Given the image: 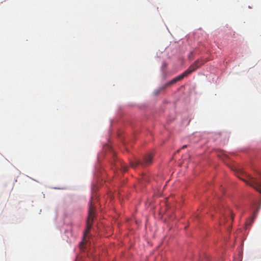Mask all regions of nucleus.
<instances>
[{
  "mask_svg": "<svg viewBox=\"0 0 261 261\" xmlns=\"http://www.w3.org/2000/svg\"><path fill=\"white\" fill-rule=\"evenodd\" d=\"M163 66L165 67H166L167 66V64L166 63H163Z\"/></svg>",
  "mask_w": 261,
  "mask_h": 261,
  "instance_id": "obj_8",
  "label": "nucleus"
},
{
  "mask_svg": "<svg viewBox=\"0 0 261 261\" xmlns=\"http://www.w3.org/2000/svg\"><path fill=\"white\" fill-rule=\"evenodd\" d=\"M115 166L117 167V168H119V165H118V163H116Z\"/></svg>",
  "mask_w": 261,
  "mask_h": 261,
  "instance_id": "obj_9",
  "label": "nucleus"
},
{
  "mask_svg": "<svg viewBox=\"0 0 261 261\" xmlns=\"http://www.w3.org/2000/svg\"><path fill=\"white\" fill-rule=\"evenodd\" d=\"M187 147V146H186V145H184V146H182V148H185V147Z\"/></svg>",
  "mask_w": 261,
  "mask_h": 261,
  "instance_id": "obj_10",
  "label": "nucleus"
},
{
  "mask_svg": "<svg viewBox=\"0 0 261 261\" xmlns=\"http://www.w3.org/2000/svg\"><path fill=\"white\" fill-rule=\"evenodd\" d=\"M247 184L255 188L261 194V172H258L255 177L247 175L246 179H242Z\"/></svg>",
  "mask_w": 261,
  "mask_h": 261,
  "instance_id": "obj_2",
  "label": "nucleus"
},
{
  "mask_svg": "<svg viewBox=\"0 0 261 261\" xmlns=\"http://www.w3.org/2000/svg\"><path fill=\"white\" fill-rule=\"evenodd\" d=\"M226 219H227L226 218V216H225L224 214H223L220 223L222 224L223 223H224V221Z\"/></svg>",
  "mask_w": 261,
  "mask_h": 261,
  "instance_id": "obj_6",
  "label": "nucleus"
},
{
  "mask_svg": "<svg viewBox=\"0 0 261 261\" xmlns=\"http://www.w3.org/2000/svg\"><path fill=\"white\" fill-rule=\"evenodd\" d=\"M119 164H120V166H121V162H119Z\"/></svg>",
  "mask_w": 261,
  "mask_h": 261,
  "instance_id": "obj_11",
  "label": "nucleus"
},
{
  "mask_svg": "<svg viewBox=\"0 0 261 261\" xmlns=\"http://www.w3.org/2000/svg\"><path fill=\"white\" fill-rule=\"evenodd\" d=\"M227 213L228 216H229V220H232L233 216L232 214L231 213V212L228 210L227 211Z\"/></svg>",
  "mask_w": 261,
  "mask_h": 261,
  "instance_id": "obj_5",
  "label": "nucleus"
},
{
  "mask_svg": "<svg viewBox=\"0 0 261 261\" xmlns=\"http://www.w3.org/2000/svg\"><path fill=\"white\" fill-rule=\"evenodd\" d=\"M122 170H123V171H126L127 170V167H125V166H122Z\"/></svg>",
  "mask_w": 261,
  "mask_h": 261,
  "instance_id": "obj_7",
  "label": "nucleus"
},
{
  "mask_svg": "<svg viewBox=\"0 0 261 261\" xmlns=\"http://www.w3.org/2000/svg\"><path fill=\"white\" fill-rule=\"evenodd\" d=\"M153 154L151 153L146 154L143 158L142 161L138 159H135L134 161L131 162V166L133 168H136L139 165H141L143 167L148 166L151 164Z\"/></svg>",
  "mask_w": 261,
  "mask_h": 261,
  "instance_id": "obj_3",
  "label": "nucleus"
},
{
  "mask_svg": "<svg viewBox=\"0 0 261 261\" xmlns=\"http://www.w3.org/2000/svg\"><path fill=\"white\" fill-rule=\"evenodd\" d=\"M204 63V62L203 60H196L193 64H192L189 67V68L187 70L185 71L182 73L178 75L176 77L174 78L172 80L170 81L169 83H167L165 85L164 88H165L167 86H169L171 85H172V84L175 83L177 81H179L182 80L185 77H186L189 74L191 73L192 72L196 70L197 68H199Z\"/></svg>",
  "mask_w": 261,
  "mask_h": 261,
  "instance_id": "obj_1",
  "label": "nucleus"
},
{
  "mask_svg": "<svg viewBox=\"0 0 261 261\" xmlns=\"http://www.w3.org/2000/svg\"><path fill=\"white\" fill-rule=\"evenodd\" d=\"M94 216V207L92 204V200L91 199L89 207L88 216L87 220V228L86 230V233H88L89 231L90 230L92 227Z\"/></svg>",
  "mask_w": 261,
  "mask_h": 261,
  "instance_id": "obj_4",
  "label": "nucleus"
}]
</instances>
